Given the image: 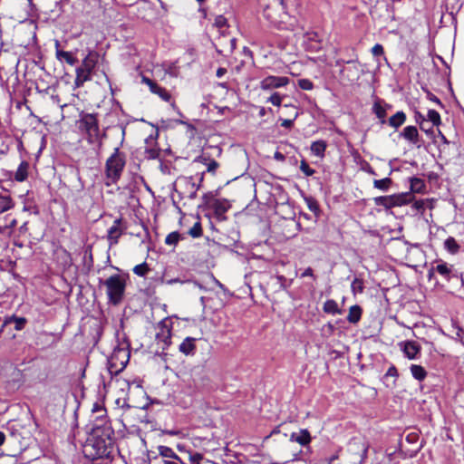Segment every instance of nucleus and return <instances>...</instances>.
Instances as JSON below:
<instances>
[{"instance_id": "24", "label": "nucleus", "mask_w": 464, "mask_h": 464, "mask_svg": "<svg viewBox=\"0 0 464 464\" xmlns=\"http://www.w3.org/2000/svg\"><path fill=\"white\" fill-rule=\"evenodd\" d=\"M410 371L412 377L419 382H422L427 377V371L421 365L411 364Z\"/></svg>"}, {"instance_id": "61", "label": "nucleus", "mask_w": 464, "mask_h": 464, "mask_svg": "<svg viewBox=\"0 0 464 464\" xmlns=\"http://www.w3.org/2000/svg\"><path fill=\"white\" fill-rule=\"evenodd\" d=\"M202 372H203V371H202L201 369H197V370H195V371H194V376H195V377H196V376H198V375L199 376V375L202 373Z\"/></svg>"}, {"instance_id": "37", "label": "nucleus", "mask_w": 464, "mask_h": 464, "mask_svg": "<svg viewBox=\"0 0 464 464\" xmlns=\"http://www.w3.org/2000/svg\"><path fill=\"white\" fill-rule=\"evenodd\" d=\"M427 118L428 121H430L433 126H439L440 124V115L435 110H429Z\"/></svg>"}, {"instance_id": "63", "label": "nucleus", "mask_w": 464, "mask_h": 464, "mask_svg": "<svg viewBox=\"0 0 464 464\" xmlns=\"http://www.w3.org/2000/svg\"><path fill=\"white\" fill-rule=\"evenodd\" d=\"M266 115V109L265 108H261L260 111H259V116L263 117Z\"/></svg>"}, {"instance_id": "21", "label": "nucleus", "mask_w": 464, "mask_h": 464, "mask_svg": "<svg viewBox=\"0 0 464 464\" xmlns=\"http://www.w3.org/2000/svg\"><path fill=\"white\" fill-rule=\"evenodd\" d=\"M326 142L324 140H315L311 144V152L313 155L323 158L326 150Z\"/></svg>"}, {"instance_id": "9", "label": "nucleus", "mask_w": 464, "mask_h": 464, "mask_svg": "<svg viewBox=\"0 0 464 464\" xmlns=\"http://www.w3.org/2000/svg\"><path fill=\"white\" fill-rule=\"evenodd\" d=\"M346 63L347 66L341 70L342 78L349 82L357 81L361 75L358 63L354 61H348Z\"/></svg>"}, {"instance_id": "4", "label": "nucleus", "mask_w": 464, "mask_h": 464, "mask_svg": "<svg viewBox=\"0 0 464 464\" xmlns=\"http://www.w3.org/2000/svg\"><path fill=\"white\" fill-rule=\"evenodd\" d=\"M98 61L96 53L90 52L82 60L81 66L76 69V77L74 83L76 87H81L87 81L91 80L92 72L94 70Z\"/></svg>"}, {"instance_id": "20", "label": "nucleus", "mask_w": 464, "mask_h": 464, "mask_svg": "<svg viewBox=\"0 0 464 464\" xmlns=\"http://www.w3.org/2000/svg\"><path fill=\"white\" fill-rule=\"evenodd\" d=\"M28 169H29V163L25 160H23L19 164V166L14 173V180L17 182H24L28 177Z\"/></svg>"}, {"instance_id": "46", "label": "nucleus", "mask_w": 464, "mask_h": 464, "mask_svg": "<svg viewBox=\"0 0 464 464\" xmlns=\"http://www.w3.org/2000/svg\"><path fill=\"white\" fill-rule=\"evenodd\" d=\"M202 459L203 456L200 453H189V461L191 462V464H200Z\"/></svg>"}, {"instance_id": "55", "label": "nucleus", "mask_w": 464, "mask_h": 464, "mask_svg": "<svg viewBox=\"0 0 464 464\" xmlns=\"http://www.w3.org/2000/svg\"><path fill=\"white\" fill-rule=\"evenodd\" d=\"M226 72H227L226 69L218 68L217 70V76L220 78V77H222L226 73Z\"/></svg>"}, {"instance_id": "16", "label": "nucleus", "mask_w": 464, "mask_h": 464, "mask_svg": "<svg viewBox=\"0 0 464 464\" xmlns=\"http://www.w3.org/2000/svg\"><path fill=\"white\" fill-rule=\"evenodd\" d=\"M128 344L124 347H116L113 350L111 360L114 359H120V364L121 366V369L124 368L129 361V351L127 350Z\"/></svg>"}, {"instance_id": "52", "label": "nucleus", "mask_w": 464, "mask_h": 464, "mask_svg": "<svg viewBox=\"0 0 464 464\" xmlns=\"http://www.w3.org/2000/svg\"><path fill=\"white\" fill-rule=\"evenodd\" d=\"M310 276L314 277V271L311 267H307L301 275V277Z\"/></svg>"}, {"instance_id": "56", "label": "nucleus", "mask_w": 464, "mask_h": 464, "mask_svg": "<svg viewBox=\"0 0 464 464\" xmlns=\"http://www.w3.org/2000/svg\"><path fill=\"white\" fill-rule=\"evenodd\" d=\"M5 435L4 432L0 431V446H2L5 442Z\"/></svg>"}, {"instance_id": "7", "label": "nucleus", "mask_w": 464, "mask_h": 464, "mask_svg": "<svg viewBox=\"0 0 464 464\" xmlns=\"http://www.w3.org/2000/svg\"><path fill=\"white\" fill-rule=\"evenodd\" d=\"M172 323L169 317L162 319L156 327V340L162 343V349H166L170 344Z\"/></svg>"}, {"instance_id": "62", "label": "nucleus", "mask_w": 464, "mask_h": 464, "mask_svg": "<svg viewBox=\"0 0 464 464\" xmlns=\"http://www.w3.org/2000/svg\"><path fill=\"white\" fill-rule=\"evenodd\" d=\"M171 460L177 461L179 464H186L183 460L178 456V459H172Z\"/></svg>"}, {"instance_id": "5", "label": "nucleus", "mask_w": 464, "mask_h": 464, "mask_svg": "<svg viewBox=\"0 0 464 464\" xmlns=\"http://www.w3.org/2000/svg\"><path fill=\"white\" fill-rule=\"evenodd\" d=\"M107 287V295L109 300L114 304H119L125 291V280L120 275H113L107 278L104 282Z\"/></svg>"}, {"instance_id": "36", "label": "nucleus", "mask_w": 464, "mask_h": 464, "mask_svg": "<svg viewBox=\"0 0 464 464\" xmlns=\"http://www.w3.org/2000/svg\"><path fill=\"white\" fill-rule=\"evenodd\" d=\"M353 295L362 294L364 289L363 281L360 278H354L351 285Z\"/></svg>"}, {"instance_id": "10", "label": "nucleus", "mask_w": 464, "mask_h": 464, "mask_svg": "<svg viewBox=\"0 0 464 464\" xmlns=\"http://www.w3.org/2000/svg\"><path fill=\"white\" fill-rule=\"evenodd\" d=\"M399 346L409 360H416L420 353V345L414 341L401 342Z\"/></svg>"}, {"instance_id": "19", "label": "nucleus", "mask_w": 464, "mask_h": 464, "mask_svg": "<svg viewBox=\"0 0 464 464\" xmlns=\"http://www.w3.org/2000/svg\"><path fill=\"white\" fill-rule=\"evenodd\" d=\"M195 338L187 337L183 340V342L179 344V352L184 353L185 355H192L195 353Z\"/></svg>"}, {"instance_id": "39", "label": "nucleus", "mask_w": 464, "mask_h": 464, "mask_svg": "<svg viewBox=\"0 0 464 464\" xmlns=\"http://www.w3.org/2000/svg\"><path fill=\"white\" fill-rule=\"evenodd\" d=\"M179 240V234L178 232L169 233L166 238L165 243L169 246L176 245Z\"/></svg>"}, {"instance_id": "51", "label": "nucleus", "mask_w": 464, "mask_h": 464, "mask_svg": "<svg viewBox=\"0 0 464 464\" xmlns=\"http://www.w3.org/2000/svg\"><path fill=\"white\" fill-rule=\"evenodd\" d=\"M418 439V436L416 433H410L406 436V440L409 442V443H414L416 442Z\"/></svg>"}, {"instance_id": "27", "label": "nucleus", "mask_w": 464, "mask_h": 464, "mask_svg": "<svg viewBox=\"0 0 464 464\" xmlns=\"http://www.w3.org/2000/svg\"><path fill=\"white\" fill-rule=\"evenodd\" d=\"M372 111L380 120L382 124L386 122V108L382 104L380 101H377L373 103Z\"/></svg>"}, {"instance_id": "15", "label": "nucleus", "mask_w": 464, "mask_h": 464, "mask_svg": "<svg viewBox=\"0 0 464 464\" xmlns=\"http://www.w3.org/2000/svg\"><path fill=\"white\" fill-rule=\"evenodd\" d=\"M436 266H434L435 271L443 276L446 280L450 281V275L453 271V266L449 265L448 263L442 260H437Z\"/></svg>"}, {"instance_id": "29", "label": "nucleus", "mask_w": 464, "mask_h": 464, "mask_svg": "<svg viewBox=\"0 0 464 464\" xmlns=\"http://www.w3.org/2000/svg\"><path fill=\"white\" fill-rule=\"evenodd\" d=\"M410 188L412 192L421 193L425 189V182L417 177L410 178Z\"/></svg>"}, {"instance_id": "45", "label": "nucleus", "mask_w": 464, "mask_h": 464, "mask_svg": "<svg viewBox=\"0 0 464 464\" xmlns=\"http://www.w3.org/2000/svg\"><path fill=\"white\" fill-rule=\"evenodd\" d=\"M27 320L24 318V317H17L15 316L14 318V329L16 331H21L24 329L25 324H26Z\"/></svg>"}, {"instance_id": "23", "label": "nucleus", "mask_w": 464, "mask_h": 464, "mask_svg": "<svg viewBox=\"0 0 464 464\" xmlns=\"http://www.w3.org/2000/svg\"><path fill=\"white\" fill-rule=\"evenodd\" d=\"M443 245L445 250L450 255H456L459 252L460 246L453 237H449Z\"/></svg>"}, {"instance_id": "59", "label": "nucleus", "mask_w": 464, "mask_h": 464, "mask_svg": "<svg viewBox=\"0 0 464 464\" xmlns=\"http://www.w3.org/2000/svg\"><path fill=\"white\" fill-rule=\"evenodd\" d=\"M162 464H179V463L175 460L164 459Z\"/></svg>"}, {"instance_id": "26", "label": "nucleus", "mask_w": 464, "mask_h": 464, "mask_svg": "<svg viewBox=\"0 0 464 464\" xmlns=\"http://www.w3.org/2000/svg\"><path fill=\"white\" fill-rule=\"evenodd\" d=\"M92 421L93 423L98 422L101 423V419L107 420L106 417V410L100 403H95L92 407Z\"/></svg>"}, {"instance_id": "22", "label": "nucleus", "mask_w": 464, "mask_h": 464, "mask_svg": "<svg viewBox=\"0 0 464 464\" xmlns=\"http://www.w3.org/2000/svg\"><path fill=\"white\" fill-rule=\"evenodd\" d=\"M406 121V114L400 111H397L394 115H392L389 120L388 123L391 127L394 129H398L401 127Z\"/></svg>"}, {"instance_id": "13", "label": "nucleus", "mask_w": 464, "mask_h": 464, "mask_svg": "<svg viewBox=\"0 0 464 464\" xmlns=\"http://www.w3.org/2000/svg\"><path fill=\"white\" fill-rule=\"evenodd\" d=\"M264 16L266 20H268L272 24H274L279 30H292L295 26V20L289 17L286 14H284V17L288 18L290 21L286 22L285 20L275 21L271 17L270 10L266 9L264 11Z\"/></svg>"}, {"instance_id": "60", "label": "nucleus", "mask_w": 464, "mask_h": 464, "mask_svg": "<svg viewBox=\"0 0 464 464\" xmlns=\"http://www.w3.org/2000/svg\"><path fill=\"white\" fill-rule=\"evenodd\" d=\"M230 43H231V50H234L236 48V39L231 38Z\"/></svg>"}, {"instance_id": "35", "label": "nucleus", "mask_w": 464, "mask_h": 464, "mask_svg": "<svg viewBox=\"0 0 464 464\" xmlns=\"http://www.w3.org/2000/svg\"><path fill=\"white\" fill-rule=\"evenodd\" d=\"M214 25L220 31L221 34H225L227 29V20L223 15H217L214 21Z\"/></svg>"}, {"instance_id": "6", "label": "nucleus", "mask_w": 464, "mask_h": 464, "mask_svg": "<svg viewBox=\"0 0 464 464\" xmlns=\"http://www.w3.org/2000/svg\"><path fill=\"white\" fill-rule=\"evenodd\" d=\"M412 200L411 193H400L389 196H381L373 198L376 206L383 207L386 209L401 207L409 204Z\"/></svg>"}, {"instance_id": "33", "label": "nucleus", "mask_w": 464, "mask_h": 464, "mask_svg": "<svg viewBox=\"0 0 464 464\" xmlns=\"http://www.w3.org/2000/svg\"><path fill=\"white\" fill-rule=\"evenodd\" d=\"M214 209H215V213L218 216V218L219 219H223L224 214L227 210V206L226 202H222L220 200H216L214 203Z\"/></svg>"}, {"instance_id": "8", "label": "nucleus", "mask_w": 464, "mask_h": 464, "mask_svg": "<svg viewBox=\"0 0 464 464\" xmlns=\"http://www.w3.org/2000/svg\"><path fill=\"white\" fill-rule=\"evenodd\" d=\"M290 82V79L285 76H274L269 75L264 78L260 82V88L263 91H268L272 89H277L286 86Z\"/></svg>"}, {"instance_id": "3", "label": "nucleus", "mask_w": 464, "mask_h": 464, "mask_svg": "<svg viewBox=\"0 0 464 464\" xmlns=\"http://www.w3.org/2000/svg\"><path fill=\"white\" fill-rule=\"evenodd\" d=\"M126 165L125 153L121 151L119 148H115L113 153L107 159L105 162V177L106 185L116 184L123 172Z\"/></svg>"}, {"instance_id": "49", "label": "nucleus", "mask_w": 464, "mask_h": 464, "mask_svg": "<svg viewBox=\"0 0 464 464\" xmlns=\"http://www.w3.org/2000/svg\"><path fill=\"white\" fill-rule=\"evenodd\" d=\"M295 120L285 119L282 120L281 126L289 129L293 126Z\"/></svg>"}, {"instance_id": "47", "label": "nucleus", "mask_w": 464, "mask_h": 464, "mask_svg": "<svg viewBox=\"0 0 464 464\" xmlns=\"http://www.w3.org/2000/svg\"><path fill=\"white\" fill-rule=\"evenodd\" d=\"M372 53L373 56H381V55H383L384 53V51H383V47L382 44H376L372 48Z\"/></svg>"}, {"instance_id": "30", "label": "nucleus", "mask_w": 464, "mask_h": 464, "mask_svg": "<svg viewBox=\"0 0 464 464\" xmlns=\"http://www.w3.org/2000/svg\"><path fill=\"white\" fill-rule=\"evenodd\" d=\"M324 311L325 313L331 314H342V311H341V309H339L337 303L333 299H329L324 302Z\"/></svg>"}, {"instance_id": "57", "label": "nucleus", "mask_w": 464, "mask_h": 464, "mask_svg": "<svg viewBox=\"0 0 464 464\" xmlns=\"http://www.w3.org/2000/svg\"><path fill=\"white\" fill-rule=\"evenodd\" d=\"M434 266H432L431 268L429 270L428 276L430 279L432 277L433 274L436 272L434 269Z\"/></svg>"}, {"instance_id": "58", "label": "nucleus", "mask_w": 464, "mask_h": 464, "mask_svg": "<svg viewBox=\"0 0 464 464\" xmlns=\"http://www.w3.org/2000/svg\"><path fill=\"white\" fill-rule=\"evenodd\" d=\"M209 198H210V194H205V195L203 196V201H204V203H205V204H208V199H209Z\"/></svg>"}, {"instance_id": "14", "label": "nucleus", "mask_w": 464, "mask_h": 464, "mask_svg": "<svg viewBox=\"0 0 464 464\" xmlns=\"http://www.w3.org/2000/svg\"><path fill=\"white\" fill-rule=\"evenodd\" d=\"M186 188V192L188 193V198L190 199H194L197 197V192L200 188V185L203 181V174L199 178L198 183L197 184L192 177L185 178L181 180Z\"/></svg>"}, {"instance_id": "54", "label": "nucleus", "mask_w": 464, "mask_h": 464, "mask_svg": "<svg viewBox=\"0 0 464 464\" xmlns=\"http://www.w3.org/2000/svg\"><path fill=\"white\" fill-rule=\"evenodd\" d=\"M274 159L278 161H284L285 160V157L283 153H281L279 151H276L275 155H274Z\"/></svg>"}, {"instance_id": "25", "label": "nucleus", "mask_w": 464, "mask_h": 464, "mask_svg": "<svg viewBox=\"0 0 464 464\" xmlns=\"http://www.w3.org/2000/svg\"><path fill=\"white\" fill-rule=\"evenodd\" d=\"M119 223L120 220H115L114 225L108 229V239L111 245L116 244L121 234L119 228Z\"/></svg>"}, {"instance_id": "17", "label": "nucleus", "mask_w": 464, "mask_h": 464, "mask_svg": "<svg viewBox=\"0 0 464 464\" xmlns=\"http://www.w3.org/2000/svg\"><path fill=\"white\" fill-rule=\"evenodd\" d=\"M59 41H55V48H56V58L59 61H64L68 64L73 66L77 63L78 60L74 57L70 52L63 51L59 49Z\"/></svg>"}, {"instance_id": "12", "label": "nucleus", "mask_w": 464, "mask_h": 464, "mask_svg": "<svg viewBox=\"0 0 464 464\" xmlns=\"http://www.w3.org/2000/svg\"><path fill=\"white\" fill-rule=\"evenodd\" d=\"M141 82L149 86L152 93L159 95L163 101L169 102L170 100L171 96L169 92L150 78L143 76Z\"/></svg>"}, {"instance_id": "50", "label": "nucleus", "mask_w": 464, "mask_h": 464, "mask_svg": "<svg viewBox=\"0 0 464 464\" xmlns=\"http://www.w3.org/2000/svg\"><path fill=\"white\" fill-rule=\"evenodd\" d=\"M386 375L392 376V377H397L398 376V371H397L396 367L395 366H391L388 369Z\"/></svg>"}, {"instance_id": "2", "label": "nucleus", "mask_w": 464, "mask_h": 464, "mask_svg": "<svg viewBox=\"0 0 464 464\" xmlns=\"http://www.w3.org/2000/svg\"><path fill=\"white\" fill-rule=\"evenodd\" d=\"M79 128L85 133L87 141L98 150H101L105 133L100 130L96 114H82L79 120Z\"/></svg>"}, {"instance_id": "18", "label": "nucleus", "mask_w": 464, "mask_h": 464, "mask_svg": "<svg viewBox=\"0 0 464 464\" xmlns=\"http://www.w3.org/2000/svg\"><path fill=\"white\" fill-rule=\"evenodd\" d=\"M291 441H295L301 446H306L311 441V436L307 430H301L298 432H293L290 437Z\"/></svg>"}, {"instance_id": "1", "label": "nucleus", "mask_w": 464, "mask_h": 464, "mask_svg": "<svg viewBox=\"0 0 464 464\" xmlns=\"http://www.w3.org/2000/svg\"><path fill=\"white\" fill-rule=\"evenodd\" d=\"M101 423H92V428L82 446L86 458L95 459L109 456L113 445L114 431L108 420L101 419Z\"/></svg>"}, {"instance_id": "41", "label": "nucleus", "mask_w": 464, "mask_h": 464, "mask_svg": "<svg viewBox=\"0 0 464 464\" xmlns=\"http://www.w3.org/2000/svg\"><path fill=\"white\" fill-rule=\"evenodd\" d=\"M284 96L279 94L278 92H274L268 99L267 102L272 103L275 106L279 107L282 103Z\"/></svg>"}, {"instance_id": "64", "label": "nucleus", "mask_w": 464, "mask_h": 464, "mask_svg": "<svg viewBox=\"0 0 464 464\" xmlns=\"http://www.w3.org/2000/svg\"><path fill=\"white\" fill-rule=\"evenodd\" d=\"M15 225H16V220H15V219H13V220L11 221V223H10V226H9V227H15Z\"/></svg>"}, {"instance_id": "44", "label": "nucleus", "mask_w": 464, "mask_h": 464, "mask_svg": "<svg viewBox=\"0 0 464 464\" xmlns=\"http://www.w3.org/2000/svg\"><path fill=\"white\" fill-rule=\"evenodd\" d=\"M300 169L305 176H312L315 170L309 167L305 160H302L300 163Z\"/></svg>"}, {"instance_id": "11", "label": "nucleus", "mask_w": 464, "mask_h": 464, "mask_svg": "<svg viewBox=\"0 0 464 464\" xmlns=\"http://www.w3.org/2000/svg\"><path fill=\"white\" fill-rule=\"evenodd\" d=\"M400 137L403 138L417 148L421 146L422 140L415 126H406L400 133Z\"/></svg>"}, {"instance_id": "43", "label": "nucleus", "mask_w": 464, "mask_h": 464, "mask_svg": "<svg viewBox=\"0 0 464 464\" xmlns=\"http://www.w3.org/2000/svg\"><path fill=\"white\" fill-rule=\"evenodd\" d=\"M298 86L304 91H310L314 88V83L309 79H300L298 81Z\"/></svg>"}, {"instance_id": "38", "label": "nucleus", "mask_w": 464, "mask_h": 464, "mask_svg": "<svg viewBox=\"0 0 464 464\" xmlns=\"http://www.w3.org/2000/svg\"><path fill=\"white\" fill-rule=\"evenodd\" d=\"M149 272V267L147 263H142L140 265H137L133 268V273L139 276H144Z\"/></svg>"}, {"instance_id": "42", "label": "nucleus", "mask_w": 464, "mask_h": 464, "mask_svg": "<svg viewBox=\"0 0 464 464\" xmlns=\"http://www.w3.org/2000/svg\"><path fill=\"white\" fill-rule=\"evenodd\" d=\"M145 155L147 159L155 160L160 156V150L156 147L148 148L145 150Z\"/></svg>"}, {"instance_id": "32", "label": "nucleus", "mask_w": 464, "mask_h": 464, "mask_svg": "<svg viewBox=\"0 0 464 464\" xmlns=\"http://www.w3.org/2000/svg\"><path fill=\"white\" fill-rule=\"evenodd\" d=\"M392 179L390 178H384L382 179H374L373 180V187L375 188H378L382 191H388L391 185H392Z\"/></svg>"}, {"instance_id": "28", "label": "nucleus", "mask_w": 464, "mask_h": 464, "mask_svg": "<svg viewBox=\"0 0 464 464\" xmlns=\"http://www.w3.org/2000/svg\"><path fill=\"white\" fill-rule=\"evenodd\" d=\"M362 316V308L355 304L350 307L347 321L351 324H357Z\"/></svg>"}, {"instance_id": "31", "label": "nucleus", "mask_w": 464, "mask_h": 464, "mask_svg": "<svg viewBox=\"0 0 464 464\" xmlns=\"http://www.w3.org/2000/svg\"><path fill=\"white\" fill-rule=\"evenodd\" d=\"M14 208L13 199L9 196L0 195V214Z\"/></svg>"}, {"instance_id": "53", "label": "nucleus", "mask_w": 464, "mask_h": 464, "mask_svg": "<svg viewBox=\"0 0 464 464\" xmlns=\"http://www.w3.org/2000/svg\"><path fill=\"white\" fill-rule=\"evenodd\" d=\"M15 315L7 316L5 318L4 323L2 324V326L5 328L7 324L13 323L14 321Z\"/></svg>"}, {"instance_id": "48", "label": "nucleus", "mask_w": 464, "mask_h": 464, "mask_svg": "<svg viewBox=\"0 0 464 464\" xmlns=\"http://www.w3.org/2000/svg\"><path fill=\"white\" fill-rule=\"evenodd\" d=\"M205 164L207 165V170L211 173H214L218 168V163L214 160H210L208 162H205Z\"/></svg>"}, {"instance_id": "40", "label": "nucleus", "mask_w": 464, "mask_h": 464, "mask_svg": "<svg viewBox=\"0 0 464 464\" xmlns=\"http://www.w3.org/2000/svg\"><path fill=\"white\" fill-rule=\"evenodd\" d=\"M188 234L194 238L199 237L202 235V228L200 223H195L194 226L188 230Z\"/></svg>"}, {"instance_id": "34", "label": "nucleus", "mask_w": 464, "mask_h": 464, "mask_svg": "<svg viewBox=\"0 0 464 464\" xmlns=\"http://www.w3.org/2000/svg\"><path fill=\"white\" fill-rule=\"evenodd\" d=\"M159 453L161 457L168 459H178V455L174 452V450L168 446H160Z\"/></svg>"}]
</instances>
